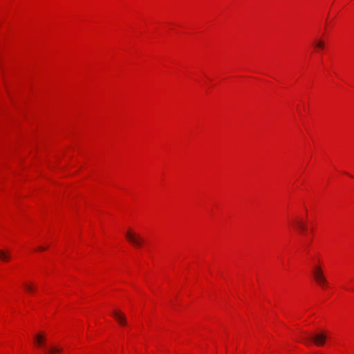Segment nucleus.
I'll return each mask as SVG.
<instances>
[{
	"instance_id": "obj_1",
	"label": "nucleus",
	"mask_w": 354,
	"mask_h": 354,
	"mask_svg": "<svg viewBox=\"0 0 354 354\" xmlns=\"http://www.w3.org/2000/svg\"><path fill=\"white\" fill-rule=\"evenodd\" d=\"M45 337L42 334H38L35 337V342L39 346L44 347L46 354H57L62 351V348L56 346H45Z\"/></svg>"
},
{
	"instance_id": "obj_2",
	"label": "nucleus",
	"mask_w": 354,
	"mask_h": 354,
	"mask_svg": "<svg viewBox=\"0 0 354 354\" xmlns=\"http://www.w3.org/2000/svg\"><path fill=\"white\" fill-rule=\"evenodd\" d=\"M326 338L327 336L325 333H319L313 336H309L306 338H303L301 340L304 344H308L309 341L311 339L317 346H322L325 344Z\"/></svg>"
},
{
	"instance_id": "obj_3",
	"label": "nucleus",
	"mask_w": 354,
	"mask_h": 354,
	"mask_svg": "<svg viewBox=\"0 0 354 354\" xmlns=\"http://www.w3.org/2000/svg\"><path fill=\"white\" fill-rule=\"evenodd\" d=\"M313 274L315 281L320 286H325L327 283L326 279L324 277V272L321 267L316 266L313 270Z\"/></svg>"
},
{
	"instance_id": "obj_4",
	"label": "nucleus",
	"mask_w": 354,
	"mask_h": 354,
	"mask_svg": "<svg viewBox=\"0 0 354 354\" xmlns=\"http://www.w3.org/2000/svg\"><path fill=\"white\" fill-rule=\"evenodd\" d=\"M126 237L133 245L138 248L140 247L144 243V239L140 235L130 231L126 233Z\"/></svg>"
},
{
	"instance_id": "obj_5",
	"label": "nucleus",
	"mask_w": 354,
	"mask_h": 354,
	"mask_svg": "<svg viewBox=\"0 0 354 354\" xmlns=\"http://www.w3.org/2000/svg\"><path fill=\"white\" fill-rule=\"evenodd\" d=\"M112 315L121 326L127 325V318L122 313H121L120 311H114Z\"/></svg>"
},
{
	"instance_id": "obj_6",
	"label": "nucleus",
	"mask_w": 354,
	"mask_h": 354,
	"mask_svg": "<svg viewBox=\"0 0 354 354\" xmlns=\"http://www.w3.org/2000/svg\"><path fill=\"white\" fill-rule=\"evenodd\" d=\"M10 257V254L8 251H4L0 250V259L6 261H8Z\"/></svg>"
},
{
	"instance_id": "obj_7",
	"label": "nucleus",
	"mask_w": 354,
	"mask_h": 354,
	"mask_svg": "<svg viewBox=\"0 0 354 354\" xmlns=\"http://www.w3.org/2000/svg\"><path fill=\"white\" fill-rule=\"evenodd\" d=\"M315 46L317 49L324 50L325 48V42L322 39H317L315 41Z\"/></svg>"
},
{
	"instance_id": "obj_8",
	"label": "nucleus",
	"mask_w": 354,
	"mask_h": 354,
	"mask_svg": "<svg viewBox=\"0 0 354 354\" xmlns=\"http://www.w3.org/2000/svg\"><path fill=\"white\" fill-rule=\"evenodd\" d=\"M296 225L298 227L299 229H300L302 231H304L306 230V227L304 224H303L300 221L295 222Z\"/></svg>"
},
{
	"instance_id": "obj_9",
	"label": "nucleus",
	"mask_w": 354,
	"mask_h": 354,
	"mask_svg": "<svg viewBox=\"0 0 354 354\" xmlns=\"http://www.w3.org/2000/svg\"><path fill=\"white\" fill-rule=\"evenodd\" d=\"M24 288L28 292H32L33 290H34V287L31 284H25L24 285Z\"/></svg>"
},
{
	"instance_id": "obj_10",
	"label": "nucleus",
	"mask_w": 354,
	"mask_h": 354,
	"mask_svg": "<svg viewBox=\"0 0 354 354\" xmlns=\"http://www.w3.org/2000/svg\"><path fill=\"white\" fill-rule=\"evenodd\" d=\"M38 250H41V251H44V250H46V248H44V247H39V248H38Z\"/></svg>"
}]
</instances>
